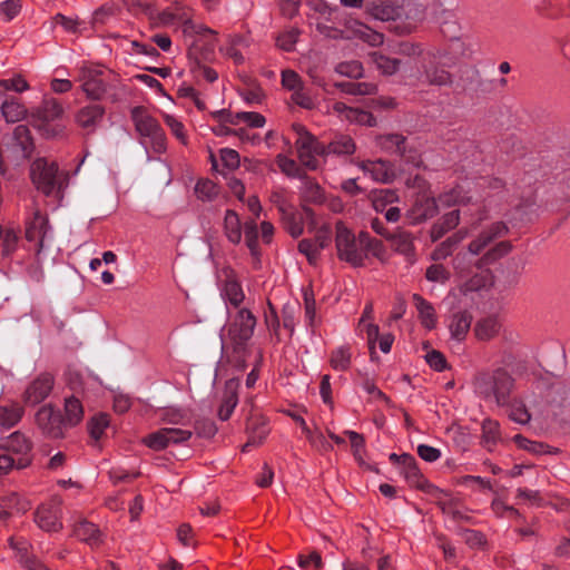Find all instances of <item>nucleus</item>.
<instances>
[{
    "instance_id": "obj_1",
    "label": "nucleus",
    "mask_w": 570,
    "mask_h": 570,
    "mask_svg": "<svg viewBox=\"0 0 570 570\" xmlns=\"http://www.w3.org/2000/svg\"><path fill=\"white\" fill-rule=\"evenodd\" d=\"M194 10L186 6L166 8L151 16L154 23L158 27H177L183 35L193 40H206L209 46L217 42V32L203 23L194 21Z\"/></svg>"
},
{
    "instance_id": "obj_2",
    "label": "nucleus",
    "mask_w": 570,
    "mask_h": 570,
    "mask_svg": "<svg viewBox=\"0 0 570 570\" xmlns=\"http://www.w3.org/2000/svg\"><path fill=\"white\" fill-rule=\"evenodd\" d=\"M30 177L40 193L53 198H61L68 184L67 174L60 171L56 163L45 158H38L32 163Z\"/></svg>"
},
{
    "instance_id": "obj_3",
    "label": "nucleus",
    "mask_w": 570,
    "mask_h": 570,
    "mask_svg": "<svg viewBox=\"0 0 570 570\" xmlns=\"http://www.w3.org/2000/svg\"><path fill=\"white\" fill-rule=\"evenodd\" d=\"M475 392L485 401L507 405L513 389V379L502 368L478 374L473 382Z\"/></svg>"
},
{
    "instance_id": "obj_4",
    "label": "nucleus",
    "mask_w": 570,
    "mask_h": 570,
    "mask_svg": "<svg viewBox=\"0 0 570 570\" xmlns=\"http://www.w3.org/2000/svg\"><path fill=\"white\" fill-rule=\"evenodd\" d=\"M227 314L228 321L222 331L223 345L235 348L243 346L253 336L256 318L247 308H239L235 313L228 309Z\"/></svg>"
},
{
    "instance_id": "obj_5",
    "label": "nucleus",
    "mask_w": 570,
    "mask_h": 570,
    "mask_svg": "<svg viewBox=\"0 0 570 570\" xmlns=\"http://www.w3.org/2000/svg\"><path fill=\"white\" fill-rule=\"evenodd\" d=\"M292 130L296 136L295 147L301 164L307 169H317L321 165V158L327 153V148L303 125L293 124Z\"/></svg>"
},
{
    "instance_id": "obj_6",
    "label": "nucleus",
    "mask_w": 570,
    "mask_h": 570,
    "mask_svg": "<svg viewBox=\"0 0 570 570\" xmlns=\"http://www.w3.org/2000/svg\"><path fill=\"white\" fill-rule=\"evenodd\" d=\"M131 117L137 131L142 137V144L150 147L155 153H164L166 150V136L158 121L142 107L134 108Z\"/></svg>"
},
{
    "instance_id": "obj_7",
    "label": "nucleus",
    "mask_w": 570,
    "mask_h": 570,
    "mask_svg": "<svg viewBox=\"0 0 570 570\" xmlns=\"http://www.w3.org/2000/svg\"><path fill=\"white\" fill-rule=\"evenodd\" d=\"M63 107L56 99H47L32 115V125L46 137H56L63 132L65 125L60 122Z\"/></svg>"
},
{
    "instance_id": "obj_8",
    "label": "nucleus",
    "mask_w": 570,
    "mask_h": 570,
    "mask_svg": "<svg viewBox=\"0 0 570 570\" xmlns=\"http://www.w3.org/2000/svg\"><path fill=\"white\" fill-rule=\"evenodd\" d=\"M406 185L417 189L414 203L409 212L414 223H420L433 217L438 213V205L430 191L428 181L419 175L406 179Z\"/></svg>"
},
{
    "instance_id": "obj_9",
    "label": "nucleus",
    "mask_w": 570,
    "mask_h": 570,
    "mask_svg": "<svg viewBox=\"0 0 570 570\" xmlns=\"http://www.w3.org/2000/svg\"><path fill=\"white\" fill-rule=\"evenodd\" d=\"M335 243L340 259L353 266L363 265L366 257L363 240H357L355 235L342 222L336 224Z\"/></svg>"
},
{
    "instance_id": "obj_10",
    "label": "nucleus",
    "mask_w": 570,
    "mask_h": 570,
    "mask_svg": "<svg viewBox=\"0 0 570 570\" xmlns=\"http://www.w3.org/2000/svg\"><path fill=\"white\" fill-rule=\"evenodd\" d=\"M77 80L88 99L100 100L107 91L105 70L99 66L83 63L78 68Z\"/></svg>"
},
{
    "instance_id": "obj_11",
    "label": "nucleus",
    "mask_w": 570,
    "mask_h": 570,
    "mask_svg": "<svg viewBox=\"0 0 570 570\" xmlns=\"http://www.w3.org/2000/svg\"><path fill=\"white\" fill-rule=\"evenodd\" d=\"M191 438L189 430L163 428L142 438L144 445L154 451H161L170 445L187 442Z\"/></svg>"
},
{
    "instance_id": "obj_12",
    "label": "nucleus",
    "mask_w": 570,
    "mask_h": 570,
    "mask_svg": "<svg viewBox=\"0 0 570 570\" xmlns=\"http://www.w3.org/2000/svg\"><path fill=\"white\" fill-rule=\"evenodd\" d=\"M62 499L55 495L38 507L35 513V522L45 531H59L61 523Z\"/></svg>"
},
{
    "instance_id": "obj_13",
    "label": "nucleus",
    "mask_w": 570,
    "mask_h": 570,
    "mask_svg": "<svg viewBox=\"0 0 570 570\" xmlns=\"http://www.w3.org/2000/svg\"><path fill=\"white\" fill-rule=\"evenodd\" d=\"M48 230L47 215L40 209L33 208L31 214L27 216L24 222V235L28 242H35L37 253L43 247V238Z\"/></svg>"
},
{
    "instance_id": "obj_14",
    "label": "nucleus",
    "mask_w": 570,
    "mask_h": 570,
    "mask_svg": "<svg viewBox=\"0 0 570 570\" xmlns=\"http://www.w3.org/2000/svg\"><path fill=\"white\" fill-rule=\"evenodd\" d=\"M1 448L18 455L16 459L17 469H24L31 463V443L24 434L20 432L12 433L2 441Z\"/></svg>"
},
{
    "instance_id": "obj_15",
    "label": "nucleus",
    "mask_w": 570,
    "mask_h": 570,
    "mask_svg": "<svg viewBox=\"0 0 570 570\" xmlns=\"http://www.w3.org/2000/svg\"><path fill=\"white\" fill-rule=\"evenodd\" d=\"M53 387V377L48 374H40L26 389L24 402L29 405H37L42 402Z\"/></svg>"
},
{
    "instance_id": "obj_16",
    "label": "nucleus",
    "mask_w": 570,
    "mask_h": 570,
    "mask_svg": "<svg viewBox=\"0 0 570 570\" xmlns=\"http://www.w3.org/2000/svg\"><path fill=\"white\" fill-rule=\"evenodd\" d=\"M508 226L503 222H495L483 229L468 247L472 255H479L492 240L507 235Z\"/></svg>"
},
{
    "instance_id": "obj_17",
    "label": "nucleus",
    "mask_w": 570,
    "mask_h": 570,
    "mask_svg": "<svg viewBox=\"0 0 570 570\" xmlns=\"http://www.w3.org/2000/svg\"><path fill=\"white\" fill-rule=\"evenodd\" d=\"M9 546L16 552V558L21 567L28 570H49L35 556L29 553L30 544L27 540L10 538Z\"/></svg>"
},
{
    "instance_id": "obj_18",
    "label": "nucleus",
    "mask_w": 570,
    "mask_h": 570,
    "mask_svg": "<svg viewBox=\"0 0 570 570\" xmlns=\"http://www.w3.org/2000/svg\"><path fill=\"white\" fill-rule=\"evenodd\" d=\"M20 228L12 223L0 224V257H11L19 247Z\"/></svg>"
},
{
    "instance_id": "obj_19",
    "label": "nucleus",
    "mask_w": 570,
    "mask_h": 570,
    "mask_svg": "<svg viewBox=\"0 0 570 570\" xmlns=\"http://www.w3.org/2000/svg\"><path fill=\"white\" fill-rule=\"evenodd\" d=\"M31 508L30 502L17 493H10L0 498V523L10 517L26 513Z\"/></svg>"
},
{
    "instance_id": "obj_20",
    "label": "nucleus",
    "mask_w": 570,
    "mask_h": 570,
    "mask_svg": "<svg viewBox=\"0 0 570 570\" xmlns=\"http://www.w3.org/2000/svg\"><path fill=\"white\" fill-rule=\"evenodd\" d=\"M332 112L337 115L342 120L355 122L360 125L374 126L375 118L368 111L348 107L344 102L336 101L332 105Z\"/></svg>"
},
{
    "instance_id": "obj_21",
    "label": "nucleus",
    "mask_w": 570,
    "mask_h": 570,
    "mask_svg": "<svg viewBox=\"0 0 570 570\" xmlns=\"http://www.w3.org/2000/svg\"><path fill=\"white\" fill-rule=\"evenodd\" d=\"M222 296L226 303L227 311L232 307L239 309L240 304L245 299L242 284L233 273L227 274L222 288Z\"/></svg>"
},
{
    "instance_id": "obj_22",
    "label": "nucleus",
    "mask_w": 570,
    "mask_h": 570,
    "mask_svg": "<svg viewBox=\"0 0 570 570\" xmlns=\"http://www.w3.org/2000/svg\"><path fill=\"white\" fill-rule=\"evenodd\" d=\"M361 168L365 175H368L374 181L390 183L396 177L393 167L384 160L363 161Z\"/></svg>"
},
{
    "instance_id": "obj_23",
    "label": "nucleus",
    "mask_w": 570,
    "mask_h": 570,
    "mask_svg": "<svg viewBox=\"0 0 570 570\" xmlns=\"http://www.w3.org/2000/svg\"><path fill=\"white\" fill-rule=\"evenodd\" d=\"M249 42L243 36H228L226 42L220 47V52L232 59L235 65H242L245 60L244 52L248 48Z\"/></svg>"
},
{
    "instance_id": "obj_24",
    "label": "nucleus",
    "mask_w": 570,
    "mask_h": 570,
    "mask_svg": "<svg viewBox=\"0 0 570 570\" xmlns=\"http://www.w3.org/2000/svg\"><path fill=\"white\" fill-rule=\"evenodd\" d=\"M105 115V108L100 105H88L76 114V122L82 129L94 131Z\"/></svg>"
},
{
    "instance_id": "obj_25",
    "label": "nucleus",
    "mask_w": 570,
    "mask_h": 570,
    "mask_svg": "<svg viewBox=\"0 0 570 570\" xmlns=\"http://www.w3.org/2000/svg\"><path fill=\"white\" fill-rule=\"evenodd\" d=\"M472 315L466 311L453 313L449 318V331L451 337L458 342L463 341L471 327Z\"/></svg>"
},
{
    "instance_id": "obj_26",
    "label": "nucleus",
    "mask_w": 570,
    "mask_h": 570,
    "mask_svg": "<svg viewBox=\"0 0 570 570\" xmlns=\"http://www.w3.org/2000/svg\"><path fill=\"white\" fill-rule=\"evenodd\" d=\"M479 274H475L468 282L460 285L458 288H453L449 293V297H456L458 295L466 296L470 292L480 291L492 283V276L488 269H483Z\"/></svg>"
},
{
    "instance_id": "obj_27",
    "label": "nucleus",
    "mask_w": 570,
    "mask_h": 570,
    "mask_svg": "<svg viewBox=\"0 0 570 570\" xmlns=\"http://www.w3.org/2000/svg\"><path fill=\"white\" fill-rule=\"evenodd\" d=\"M39 428L47 434H60V417L50 405L42 406L36 415Z\"/></svg>"
},
{
    "instance_id": "obj_28",
    "label": "nucleus",
    "mask_w": 570,
    "mask_h": 570,
    "mask_svg": "<svg viewBox=\"0 0 570 570\" xmlns=\"http://www.w3.org/2000/svg\"><path fill=\"white\" fill-rule=\"evenodd\" d=\"M412 299L422 326L429 331L435 328L438 316L433 305L419 294H413Z\"/></svg>"
},
{
    "instance_id": "obj_29",
    "label": "nucleus",
    "mask_w": 570,
    "mask_h": 570,
    "mask_svg": "<svg viewBox=\"0 0 570 570\" xmlns=\"http://www.w3.org/2000/svg\"><path fill=\"white\" fill-rule=\"evenodd\" d=\"M401 474L410 487L424 489L428 484L426 479L421 473L417 462L413 455L403 458V465L401 466Z\"/></svg>"
},
{
    "instance_id": "obj_30",
    "label": "nucleus",
    "mask_w": 570,
    "mask_h": 570,
    "mask_svg": "<svg viewBox=\"0 0 570 570\" xmlns=\"http://www.w3.org/2000/svg\"><path fill=\"white\" fill-rule=\"evenodd\" d=\"M346 37L360 39L372 47L381 46L384 41L382 33L376 32L366 24L357 21L353 22V24L348 27V33Z\"/></svg>"
},
{
    "instance_id": "obj_31",
    "label": "nucleus",
    "mask_w": 570,
    "mask_h": 570,
    "mask_svg": "<svg viewBox=\"0 0 570 570\" xmlns=\"http://www.w3.org/2000/svg\"><path fill=\"white\" fill-rule=\"evenodd\" d=\"M246 430L248 432V442L244 445V451L249 445L262 443L269 432L265 417L257 415L248 420Z\"/></svg>"
},
{
    "instance_id": "obj_32",
    "label": "nucleus",
    "mask_w": 570,
    "mask_h": 570,
    "mask_svg": "<svg viewBox=\"0 0 570 570\" xmlns=\"http://www.w3.org/2000/svg\"><path fill=\"white\" fill-rule=\"evenodd\" d=\"M209 159L213 166V169L219 173H224L226 170H234L239 166V155L236 150L229 148H223L219 151V158L215 156L214 153H210Z\"/></svg>"
},
{
    "instance_id": "obj_33",
    "label": "nucleus",
    "mask_w": 570,
    "mask_h": 570,
    "mask_svg": "<svg viewBox=\"0 0 570 570\" xmlns=\"http://www.w3.org/2000/svg\"><path fill=\"white\" fill-rule=\"evenodd\" d=\"M238 403L236 384L233 381L226 383L224 396L218 409V416L223 421H227Z\"/></svg>"
},
{
    "instance_id": "obj_34",
    "label": "nucleus",
    "mask_w": 570,
    "mask_h": 570,
    "mask_svg": "<svg viewBox=\"0 0 570 570\" xmlns=\"http://www.w3.org/2000/svg\"><path fill=\"white\" fill-rule=\"evenodd\" d=\"M501 323L495 316H488L476 322L474 334L478 340L489 341L497 336L500 332Z\"/></svg>"
},
{
    "instance_id": "obj_35",
    "label": "nucleus",
    "mask_w": 570,
    "mask_h": 570,
    "mask_svg": "<svg viewBox=\"0 0 570 570\" xmlns=\"http://www.w3.org/2000/svg\"><path fill=\"white\" fill-rule=\"evenodd\" d=\"M1 114L7 122H18L27 115V108L17 98H7L1 105Z\"/></svg>"
},
{
    "instance_id": "obj_36",
    "label": "nucleus",
    "mask_w": 570,
    "mask_h": 570,
    "mask_svg": "<svg viewBox=\"0 0 570 570\" xmlns=\"http://www.w3.org/2000/svg\"><path fill=\"white\" fill-rule=\"evenodd\" d=\"M73 534L81 541L90 546H97L100 542V532L98 528L86 520H81L73 525Z\"/></svg>"
},
{
    "instance_id": "obj_37",
    "label": "nucleus",
    "mask_w": 570,
    "mask_h": 570,
    "mask_svg": "<svg viewBox=\"0 0 570 570\" xmlns=\"http://www.w3.org/2000/svg\"><path fill=\"white\" fill-rule=\"evenodd\" d=\"M352 362L351 346L342 345L334 348L330 354V365L334 371H347Z\"/></svg>"
},
{
    "instance_id": "obj_38",
    "label": "nucleus",
    "mask_w": 570,
    "mask_h": 570,
    "mask_svg": "<svg viewBox=\"0 0 570 570\" xmlns=\"http://www.w3.org/2000/svg\"><path fill=\"white\" fill-rule=\"evenodd\" d=\"M301 194L303 199L311 204H322L325 200L323 188L312 178H303Z\"/></svg>"
},
{
    "instance_id": "obj_39",
    "label": "nucleus",
    "mask_w": 570,
    "mask_h": 570,
    "mask_svg": "<svg viewBox=\"0 0 570 570\" xmlns=\"http://www.w3.org/2000/svg\"><path fill=\"white\" fill-rule=\"evenodd\" d=\"M439 200L444 206L464 205L471 200V196L468 195L465 187L458 185L449 191L440 195Z\"/></svg>"
},
{
    "instance_id": "obj_40",
    "label": "nucleus",
    "mask_w": 570,
    "mask_h": 570,
    "mask_svg": "<svg viewBox=\"0 0 570 570\" xmlns=\"http://www.w3.org/2000/svg\"><path fill=\"white\" fill-rule=\"evenodd\" d=\"M512 249V245L508 240L500 242L495 244L492 248H490L482 258L479 261V268H484L485 266L497 262L498 259L508 255Z\"/></svg>"
},
{
    "instance_id": "obj_41",
    "label": "nucleus",
    "mask_w": 570,
    "mask_h": 570,
    "mask_svg": "<svg viewBox=\"0 0 570 570\" xmlns=\"http://www.w3.org/2000/svg\"><path fill=\"white\" fill-rule=\"evenodd\" d=\"M23 409L18 403L0 405V424L3 428H12L22 417Z\"/></svg>"
},
{
    "instance_id": "obj_42",
    "label": "nucleus",
    "mask_w": 570,
    "mask_h": 570,
    "mask_svg": "<svg viewBox=\"0 0 570 570\" xmlns=\"http://www.w3.org/2000/svg\"><path fill=\"white\" fill-rule=\"evenodd\" d=\"M371 59L382 75L392 76L400 69L401 61L399 59L390 58L383 53L373 52Z\"/></svg>"
},
{
    "instance_id": "obj_43",
    "label": "nucleus",
    "mask_w": 570,
    "mask_h": 570,
    "mask_svg": "<svg viewBox=\"0 0 570 570\" xmlns=\"http://www.w3.org/2000/svg\"><path fill=\"white\" fill-rule=\"evenodd\" d=\"M224 224L227 238L234 244L239 243L242 239V227L238 215L233 210H227Z\"/></svg>"
},
{
    "instance_id": "obj_44",
    "label": "nucleus",
    "mask_w": 570,
    "mask_h": 570,
    "mask_svg": "<svg viewBox=\"0 0 570 570\" xmlns=\"http://www.w3.org/2000/svg\"><path fill=\"white\" fill-rule=\"evenodd\" d=\"M83 417V407L76 397H68L65 402V420L70 425L78 424Z\"/></svg>"
},
{
    "instance_id": "obj_45",
    "label": "nucleus",
    "mask_w": 570,
    "mask_h": 570,
    "mask_svg": "<svg viewBox=\"0 0 570 570\" xmlns=\"http://www.w3.org/2000/svg\"><path fill=\"white\" fill-rule=\"evenodd\" d=\"M230 122L233 125H239L243 122L252 128H262L265 126L266 119L262 114H258V112L240 111V112H236L233 116Z\"/></svg>"
},
{
    "instance_id": "obj_46",
    "label": "nucleus",
    "mask_w": 570,
    "mask_h": 570,
    "mask_svg": "<svg viewBox=\"0 0 570 570\" xmlns=\"http://www.w3.org/2000/svg\"><path fill=\"white\" fill-rule=\"evenodd\" d=\"M275 163L279 170L287 177L302 179L304 178L303 170L294 159L279 154L276 156Z\"/></svg>"
},
{
    "instance_id": "obj_47",
    "label": "nucleus",
    "mask_w": 570,
    "mask_h": 570,
    "mask_svg": "<svg viewBox=\"0 0 570 570\" xmlns=\"http://www.w3.org/2000/svg\"><path fill=\"white\" fill-rule=\"evenodd\" d=\"M355 150V144L350 136L340 135L327 146L328 154L350 155Z\"/></svg>"
},
{
    "instance_id": "obj_48",
    "label": "nucleus",
    "mask_w": 570,
    "mask_h": 570,
    "mask_svg": "<svg viewBox=\"0 0 570 570\" xmlns=\"http://www.w3.org/2000/svg\"><path fill=\"white\" fill-rule=\"evenodd\" d=\"M405 144V138L397 134H390L377 137V146L387 153H399Z\"/></svg>"
},
{
    "instance_id": "obj_49",
    "label": "nucleus",
    "mask_w": 570,
    "mask_h": 570,
    "mask_svg": "<svg viewBox=\"0 0 570 570\" xmlns=\"http://www.w3.org/2000/svg\"><path fill=\"white\" fill-rule=\"evenodd\" d=\"M13 137L17 144L20 146L23 155L29 157L33 149V141L28 127L23 125L17 126L13 131Z\"/></svg>"
},
{
    "instance_id": "obj_50",
    "label": "nucleus",
    "mask_w": 570,
    "mask_h": 570,
    "mask_svg": "<svg viewBox=\"0 0 570 570\" xmlns=\"http://www.w3.org/2000/svg\"><path fill=\"white\" fill-rule=\"evenodd\" d=\"M395 191L391 189H380L373 193L372 204L376 212H384L389 204L396 200Z\"/></svg>"
},
{
    "instance_id": "obj_51",
    "label": "nucleus",
    "mask_w": 570,
    "mask_h": 570,
    "mask_svg": "<svg viewBox=\"0 0 570 570\" xmlns=\"http://www.w3.org/2000/svg\"><path fill=\"white\" fill-rule=\"evenodd\" d=\"M463 237L464 235H461V232H459L453 237L448 238L433 250L431 255L432 259L441 261L446 258L452 253L453 246L463 239Z\"/></svg>"
},
{
    "instance_id": "obj_52",
    "label": "nucleus",
    "mask_w": 570,
    "mask_h": 570,
    "mask_svg": "<svg viewBox=\"0 0 570 570\" xmlns=\"http://www.w3.org/2000/svg\"><path fill=\"white\" fill-rule=\"evenodd\" d=\"M392 247L404 255H410L413 252V238L406 232L395 234L392 239Z\"/></svg>"
},
{
    "instance_id": "obj_53",
    "label": "nucleus",
    "mask_w": 570,
    "mask_h": 570,
    "mask_svg": "<svg viewBox=\"0 0 570 570\" xmlns=\"http://www.w3.org/2000/svg\"><path fill=\"white\" fill-rule=\"evenodd\" d=\"M283 212V218L285 227L293 237H297L303 233V223L298 214L287 212L283 207H279Z\"/></svg>"
},
{
    "instance_id": "obj_54",
    "label": "nucleus",
    "mask_w": 570,
    "mask_h": 570,
    "mask_svg": "<svg viewBox=\"0 0 570 570\" xmlns=\"http://www.w3.org/2000/svg\"><path fill=\"white\" fill-rule=\"evenodd\" d=\"M424 73H425V78H426L425 81L430 85L443 86L451 81L450 73L446 70H444L443 68H438V67L426 68L425 67Z\"/></svg>"
},
{
    "instance_id": "obj_55",
    "label": "nucleus",
    "mask_w": 570,
    "mask_h": 570,
    "mask_svg": "<svg viewBox=\"0 0 570 570\" xmlns=\"http://www.w3.org/2000/svg\"><path fill=\"white\" fill-rule=\"evenodd\" d=\"M450 271L442 264H432L425 272L429 282L445 284L450 279Z\"/></svg>"
},
{
    "instance_id": "obj_56",
    "label": "nucleus",
    "mask_w": 570,
    "mask_h": 570,
    "mask_svg": "<svg viewBox=\"0 0 570 570\" xmlns=\"http://www.w3.org/2000/svg\"><path fill=\"white\" fill-rule=\"evenodd\" d=\"M165 124L169 127L171 134L181 142H187V134L184 124L175 116L164 114Z\"/></svg>"
},
{
    "instance_id": "obj_57",
    "label": "nucleus",
    "mask_w": 570,
    "mask_h": 570,
    "mask_svg": "<svg viewBox=\"0 0 570 570\" xmlns=\"http://www.w3.org/2000/svg\"><path fill=\"white\" fill-rule=\"evenodd\" d=\"M299 32L295 28L283 31L276 38V45L282 50L292 51L298 40Z\"/></svg>"
},
{
    "instance_id": "obj_58",
    "label": "nucleus",
    "mask_w": 570,
    "mask_h": 570,
    "mask_svg": "<svg viewBox=\"0 0 570 570\" xmlns=\"http://www.w3.org/2000/svg\"><path fill=\"white\" fill-rule=\"evenodd\" d=\"M371 14L379 20L387 21L397 16V10L394 6L389 3L373 4L370 9Z\"/></svg>"
},
{
    "instance_id": "obj_59",
    "label": "nucleus",
    "mask_w": 570,
    "mask_h": 570,
    "mask_svg": "<svg viewBox=\"0 0 570 570\" xmlns=\"http://www.w3.org/2000/svg\"><path fill=\"white\" fill-rule=\"evenodd\" d=\"M22 9L21 0H4L0 3V14L4 21L13 20Z\"/></svg>"
},
{
    "instance_id": "obj_60",
    "label": "nucleus",
    "mask_w": 570,
    "mask_h": 570,
    "mask_svg": "<svg viewBox=\"0 0 570 570\" xmlns=\"http://www.w3.org/2000/svg\"><path fill=\"white\" fill-rule=\"evenodd\" d=\"M161 419L170 424H180L189 420V413L179 407H166L163 411Z\"/></svg>"
},
{
    "instance_id": "obj_61",
    "label": "nucleus",
    "mask_w": 570,
    "mask_h": 570,
    "mask_svg": "<svg viewBox=\"0 0 570 570\" xmlns=\"http://www.w3.org/2000/svg\"><path fill=\"white\" fill-rule=\"evenodd\" d=\"M509 417L520 424H525L530 421V413L525 405L520 401H513L510 404Z\"/></svg>"
},
{
    "instance_id": "obj_62",
    "label": "nucleus",
    "mask_w": 570,
    "mask_h": 570,
    "mask_svg": "<svg viewBox=\"0 0 570 570\" xmlns=\"http://www.w3.org/2000/svg\"><path fill=\"white\" fill-rule=\"evenodd\" d=\"M483 440L488 445H493L500 438V425L492 420H485L482 424Z\"/></svg>"
},
{
    "instance_id": "obj_63",
    "label": "nucleus",
    "mask_w": 570,
    "mask_h": 570,
    "mask_svg": "<svg viewBox=\"0 0 570 570\" xmlns=\"http://www.w3.org/2000/svg\"><path fill=\"white\" fill-rule=\"evenodd\" d=\"M195 193L199 199L209 200L217 195V187L212 180L202 179L197 181Z\"/></svg>"
},
{
    "instance_id": "obj_64",
    "label": "nucleus",
    "mask_w": 570,
    "mask_h": 570,
    "mask_svg": "<svg viewBox=\"0 0 570 570\" xmlns=\"http://www.w3.org/2000/svg\"><path fill=\"white\" fill-rule=\"evenodd\" d=\"M322 557L313 551L308 556L301 554L298 557V566L302 570H320L322 568Z\"/></svg>"
}]
</instances>
